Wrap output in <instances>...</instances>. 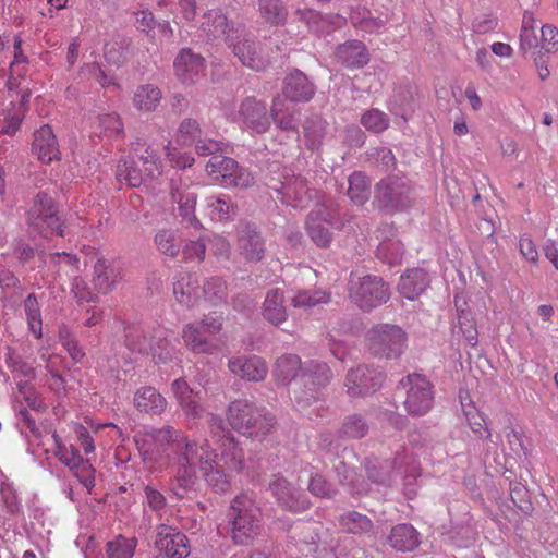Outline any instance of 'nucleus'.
<instances>
[{
  "label": "nucleus",
  "mask_w": 558,
  "mask_h": 558,
  "mask_svg": "<svg viewBox=\"0 0 558 558\" xmlns=\"http://www.w3.org/2000/svg\"><path fill=\"white\" fill-rule=\"evenodd\" d=\"M172 292H174V299H177L181 305L187 308L194 306L199 299V281L197 276L181 272L174 278Z\"/></svg>",
  "instance_id": "nucleus-33"
},
{
  "label": "nucleus",
  "mask_w": 558,
  "mask_h": 558,
  "mask_svg": "<svg viewBox=\"0 0 558 558\" xmlns=\"http://www.w3.org/2000/svg\"><path fill=\"white\" fill-rule=\"evenodd\" d=\"M349 298L363 311H372L389 301V286L373 275L351 278Z\"/></svg>",
  "instance_id": "nucleus-9"
},
{
  "label": "nucleus",
  "mask_w": 558,
  "mask_h": 558,
  "mask_svg": "<svg viewBox=\"0 0 558 558\" xmlns=\"http://www.w3.org/2000/svg\"><path fill=\"white\" fill-rule=\"evenodd\" d=\"M221 327V316L214 314L206 315L201 322L186 324L182 330L185 347L195 353L214 354L218 347L209 337L219 333Z\"/></svg>",
  "instance_id": "nucleus-11"
},
{
  "label": "nucleus",
  "mask_w": 558,
  "mask_h": 558,
  "mask_svg": "<svg viewBox=\"0 0 558 558\" xmlns=\"http://www.w3.org/2000/svg\"><path fill=\"white\" fill-rule=\"evenodd\" d=\"M206 172L223 186L248 187L254 183L252 173L233 158L217 155L206 163Z\"/></svg>",
  "instance_id": "nucleus-13"
},
{
  "label": "nucleus",
  "mask_w": 558,
  "mask_h": 558,
  "mask_svg": "<svg viewBox=\"0 0 558 558\" xmlns=\"http://www.w3.org/2000/svg\"><path fill=\"white\" fill-rule=\"evenodd\" d=\"M384 380V374L380 369L359 365L351 368L345 378L347 392L351 397H362L376 392Z\"/></svg>",
  "instance_id": "nucleus-15"
},
{
  "label": "nucleus",
  "mask_w": 558,
  "mask_h": 558,
  "mask_svg": "<svg viewBox=\"0 0 558 558\" xmlns=\"http://www.w3.org/2000/svg\"><path fill=\"white\" fill-rule=\"evenodd\" d=\"M227 46L232 48L233 54L241 64L252 70L262 71L271 64V59L262 54L259 45L243 35V29L239 32V38L228 43Z\"/></svg>",
  "instance_id": "nucleus-19"
},
{
  "label": "nucleus",
  "mask_w": 558,
  "mask_h": 558,
  "mask_svg": "<svg viewBox=\"0 0 558 558\" xmlns=\"http://www.w3.org/2000/svg\"><path fill=\"white\" fill-rule=\"evenodd\" d=\"M361 124L368 132L380 133L389 128V117L378 109H371L361 116Z\"/></svg>",
  "instance_id": "nucleus-50"
},
{
  "label": "nucleus",
  "mask_w": 558,
  "mask_h": 558,
  "mask_svg": "<svg viewBox=\"0 0 558 558\" xmlns=\"http://www.w3.org/2000/svg\"><path fill=\"white\" fill-rule=\"evenodd\" d=\"M430 282L428 272L422 268H412L401 276L398 291L402 298L414 300L427 289Z\"/></svg>",
  "instance_id": "nucleus-34"
},
{
  "label": "nucleus",
  "mask_w": 558,
  "mask_h": 558,
  "mask_svg": "<svg viewBox=\"0 0 558 558\" xmlns=\"http://www.w3.org/2000/svg\"><path fill=\"white\" fill-rule=\"evenodd\" d=\"M229 369L231 373L243 380H252L258 383L267 377L268 366L266 362L256 355L235 356L229 361Z\"/></svg>",
  "instance_id": "nucleus-25"
},
{
  "label": "nucleus",
  "mask_w": 558,
  "mask_h": 558,
  "mask_svg": "<svg viewBox=\"0 0 558 558\" xmlns=\"http://www.w3.org/2000/svg\"><path fill=\"white\" fill-rule=\"evenodd\" d=\"M162 93L158 86L144 84L136 88L133 96V104L136 109L143 112H151L158 108Z\"/></svg>",
  "instance_id": "nucleus-39"
},
{
  "label": "nucleus",
  "mask_w": 558,
  "mask_h": 558,
  "mask_svg": "<svg viewBox=\"0 0 558 558\" xmlns=\"http://www.w3.org/2000/svg\"><path fill=\"white\" fill-rule=\"evenodd\" d=\"M331 377L327 363L311 361L303 365L301 374L303 388L294 391V404L299 412L312 418L313 411L322 409V389L330 383Z\"/></svg>",
  "instance_id": "nucleus-4"
},
{
  "label": "nucleus",
  "mask_w": 558,
  "mask_h": 558,
  "mask_svg": "<svg viewBox=\"0 0 558 558\" xmlns=\"http://www.w3.org/2000/svg\"><path fill=\"white\" fill-rule=\"evenodd\" d=\"M236 234V250L244 262L256 264L265 257L266 242L254 225L241 226Z\"/></svg>",
  "instance_id": "nucleus-17"
},
{
  "label": "nucleus",
  "mask_w": 558,
  "mask_h": 558,
  "mask_svg": "<svg viewBox=\"0 0 558 558\" xmlns=\"http://www.w3.org/2000/svg\"><path fill=\"white\" fill-rule=\"evenodd\" d=\"M165 150L167 160L174 168L185 169L187 167H191L195 162V159L191 155L181 154L178 150H175L174 147L165 146Z\"/></svg>",
  "instance_id": "nucleus-62"
},
{
  "label": "nucleus",
  "mask_w": 558,
  "mask_h": 558,
  "mask_svg": "<svg viewBox=\"0 0 558 558\" xmlns=\"http://www.w3.org/2000/svg\"><path fill=\"white\" fill-rule=\"evenodd\" d=\"M56 456L60 462L71 469L81 484L89 490L95 485V469L89 460H84L76 447L58 444Z\"/></svg>",
  "instance_id": "nucleus-18"
},
{
  "label": "nucleus",
  "mask_w": 558,
  "mask_h": 558,
  "mask_svg": "<svg viewBox=\"0 0 558 558\" xmlns=\"http://www.w3.org/2000/svg\"><path fill=\"white\" fill-rule=\"evenodd\" d=\"M206 246L202 240L190 241L183 246V257L187 260L201 263L205 256Z\"/></svg>",
  "instance_id": "nucleus-64"
},
{
  "label": "nucleus",
  "mask_w": 558,
  "mask_h": 558,
  "mask_svg": "<svg viewBox=\"0 0 558 558\" xmlns=\"http://www.w3.org/2000/svg\"><path fill=\"white\" fill-rule=\"evenodd\" d=\"M171 391L187 417L201 418L206 414L199 392L192 390L184 378L174 379L171 383Z\"/></svg>",
  "instance_id": "nucleus-26"
},
{
  "label": "nucleus",
  "mask_w": 558,
  "mask_h": 558,
  "mask_svg": "<svg viewBox=\"0 0 558 558\" xmlns=\"http://www.w3.org/2000/svg\"><path fill=\"white\" fill-rule=\"evenodd\" d=\"M376 199L390 211L404 210L413 201L412 185L405 178L388 177L377 184Z\"/></svg>",
  "instance_id": "nucleus-14"
},
{
  "label": "nucleus",
  "mask_w": 558,
  "mask_h": 558,
  "mask_svg": "<svg viewBox=\"0 0 558 558\" xmlns=\"http://www.w3.org/2000/svg\"><path fill=\"white\" fill-rule=\"evenodd\" d=\"M155 244L162 254L170 257H175L181 247L178 235L169 229H163L155 234Z\"/></svg>",
  "instance_id": "nucleus-52"
},
{
  "label": "nucleus",
  "mask_w": 558,
  "mask_h": 558,
  "mask_svg": "<svg viewBox=\"0 0 558 558\" xmlns=\"http://www.w3.org/2000/svg\"><path fill=\"white\" fill-rule=\"evenodd\" d=\"M140 160L144 166V170L138 168L132 158L120 160L116 171L117 181L132 187H137L148 180H156L162 174L163 165L157 148L147 146L144 154L141 155Z\"/></svg>",
  "instance_id": "nucleus-7"
},
{
  "label": "nucleus",
  "mask_w": 558,
  "mask_h": 558,
  "mask_svg": "<svg viewBox=\"0 0 558 558\" xmlns=\"http://www.w3.org/2000/svg\"><path fill=\"white\" fill-rule=\"evenodd\" d=\"M205 72L204 58L190 48L180 50L174 59V74L185 84L195 83Z\"/></svg>",
  "instance_id": "nucleus-24"
},
{
  "label": "nucleus",
  "mask_w": 558,
  "mask_h": 558,
  "mask_svg": "<svg viewBox=\"0 0 558 558\" xmlns=\"http://www.w3.org/2000/svg\"><path fill=\"white\" fill-rule=\"evenodd\" d=\"M133 404L136 410L148 415H161L167 408L166 398L151 386L135 391Z\"/></svg>",
  "instance_id": "nucleus-31"
},
{
  "label": "nucleus",
  "mask_w": 558,
  "mask_h": 558,
  "mask_svg": "<svg viewBox=\"0 0 558 558\" xmlns=\"http://www.w3.org/2000/svg\"><path fill=\"white\" fill-rule=\"evenodd\" d=\"M1 498L4 502L7 510L10 513H17L21 510V502L17 497L16 490L9 482L1 483L0 486Z\"/></svg>",
  "instance_id": "nucleus-60"
},
{
  "label": "nucleus",
  "mask_w": 558,
  "mask_h": 558,
  "mask_svg": "<svg viewBox=\"0 0 558 558\" xmlns=\"http://www.w3.org/2000/svg\"><path fill=\"white\" fill-rule=\"evenodd\" d=\"M24 313L27 320L29 332L34 333L37 339L43 336L41 332V312L38 299L35 294H28L23 302Z\"/></svg>",
  "instance_id": "nucleus-44"
},
{
  "label": "nucleus",
  "mask_w": 558,
  "mask_h": 558,
  "mask_svg": "<svg viewBox=\"0 0 558 558\" xmlns=\"http://www.w3.org/2000/svg\"><path fill=\"white\" fill-rule=\"evenodd\" d=\"M135 547V538L118 536L107 545L108 558H132Z\"/></svg>",
  "instance_id": "nucleus-51"
},
{
  "label": "nucleus",
  "mask_w": 558,
  "mask_h": 558,
  "mask_svg": "<svg viewBox=\"0 0 558 558\" xmlns=\"http://www.w3.org/2000/svg\"><path fill=\"white\" fill-rule=\"evenodd\" d=\"M124 132L123 123L117 113L99 114L93 124V134L96 136L118 137Z\"/></svg>",
  "instance_id": "nucleus-42"
},
{
  "label": "nucleus",
  "mask_w": 558,
  "mask_h": 558,
  "mask_svg": "<svg viewBox=\"0 0 558 558\" xmlns=\"http://www.w3.org/2000/svg\"><path fill=\"white\" fill-rule=\"evenodd\" d=\"M458 325H460L461 332L465 337L470 347H475L478 342V331L475 328V324L472 315L469 312L462 311L458 315Z\"/></svg>",
  "instance_id": "nucleus-58"
},
{
  "label": "nucleus",
  "mask_w": 558,
  "mask_h": 558,
  "mask_svg": "<svg viewBox=\"0 0 558 558\" xmlns=\"http://www.w3.org/2000/svg\"><path fill=\"white\" fill-rule=\"evenodd\" d=\"M338 60L347 68H361L369 60L366 46L359 40H348L340 45L336 51Z\"/></svg>",
  "instance_id": "nucleus-35"
},
{
  "label": "nucleus",
  "mask_w": 558,
  "mask_h": 558,
  "mask_svg": "<svg viewBox=\"0 0 558 558\" xmlns=\"http://www.w3.org/2000/svg\"><path fill=\"white\" fill-rule=\"evenodd\" d=\"M120 279L119 272L106 260L98 259L94 265V287L98 292L107 293Z\"/></svg>",
  "instance_id": "nucleus-41"
},
{
  "label": "nucleus",
  "mask_w": 558,
  "mask_h": 558,
  "mask_svg": "<svg viewBox=\"0 0 558 558\" xmlns=\"http://www.w3.org/2000/svg\"><path fill=\"white\" fill-rule=\"evenodd\" d=\"M315 94V86L307 76L299 70L290 72L283 85V95L292 102H307Z\"/></svg>",
  "instance_id": "nucleus-28"
},
{
  "label": "nucleus",
  "mask_w": 558,
  "mask_h": 558,
  "mask_svg": "<svg viewBox=\"0 0 558 558\" xmlns=\"http://www.w3.org/2000/svg\"><path fill=\"white\" fill-rule=\"evenodd\" d=\"M328 135V123L319 114H312L303 123V144L312 151L319 150Z\"/></svg>",
  "instance_id": "nucleus-32"
},
{
  "label": "nucleus",
  "mask_w": 558,
  "mask_h": 558,
  "mask_svg": "<svg viewBox=\"0 0 558 558\" xmlns=\"http://www.w3.org/2000/svg\"><path fill=\"white\" fill-rule=\"evenodd\" d=\"M205 206L207 215L215 221L230 220L235 210L231 196L226 194L206 196Z\"/></svg>",
  "instance_id": "nucleus-38"
},
{
  "label": "nucleus",
  "mask_w": 558,
  "mask_h": 558,
  "mask_svg": "<svg viewBox=\"0 0 558 558\" xmlns=\"http://www.w3.org/2000/svg\"><path fill=\"white\" fill-rule=\"evenodd\" d=\"M403 255V245L398 240L383 241L377 246V257L385 264L398 265Z\"/></svg>",
  "instance_id": "nucleus-48"
},
{
  "label": "nucleus",
  "mask_w": 558,
  "mask_h": 558,
  "mask_svg": "<svg viewBox=\"0 0 558 558\" xmlns=\"http://www.w3.org/2000/svg\"><path fill=\"white\" fill-rule=\"evenodd\" d=\"M399 387L405 391L403 408L411 415H426L433 407L434 389L424 375L413 373L399 381Z\"/></svg>",
  "instance_id": "nucleus-10"
},
{
  "label": "nucleus",
  "mask_w": 558,
  "mask_h": 558,
  "mask_svg": "<svg viewBox=\"0 0 558 558\" xmlns=\"http://www.w3.org/2000/svg\"><path fill=\"white\" fill-rule=\"evenodd\" d=\"M170 195L178 203L182 218L197 228L201 225L195 215L197 195L187 189H183L173 178L170 181Z\"/></svg>",
  "instance_id": "nucleus-30"
},
{
  "label": "nucleus",
  "mask_w": 558,
  "mask_h": 558,
  "mask_svg": "<svg viewBox=\"0 0 558 558\" xmlns=\"http://www.w3.org/2000/svg\"><path fill=\"white\" fill-rule=\"evenodd\" d=\"M211 433L218 437V456L206 439L189 438L181 429L170 425L137 432L134 441L144 464L150 471L162 470L174 461L172 492L183 498L197 481V466L208 487L218 494L231 488V473L242 469L244 454L232 433L223 427L219 415L207 414Z\"/></svg>",
  "instance_id": "nucleus-1"
},
{
  "label": "nucleus",
  "mask_w": 558,
  "mask_h": 558,
  "mask_svg": "<svg viewBox=\"0 0 558 558\" xmlns=\"http://www.w3.org/2000/svg\"><path fill=\"white\" fill-rule=\"evenodd\" d=\"M155 545L167 558H186L190 554L185 534L166 524L159 526Z\"/></svg>",
  "instance_id": "nucleus-22"
},
{
  "label": "nucleus",
  "mask_w": 558,
  "mask_h": 558,
  "mask_svg": "<svg viewBox=\"0 0 558 558\" xmlns=\"http://www.w3.org/2000/svg\"><path fill=\"white\" fill-rule=\"evenodd\" d=\"M303 372L302 361L295 354H283L278 357L274 367L277 384L287 386Z\"/></svg>",
  "instance_id": "nucleus-37"
},
{
  "label": "nucleus",
  "mask_w": 558,
  "mask_h": 558,
  "mask_svg": "<svg viewBox=\"0 0 558 558\" xmlns=\"http://www.w3.org/2000/svg\"><path fill=\"white\" fill-rule=\"evenodd\" d=\"M226 416L233 430L248 437L262 439L275 427L274 416L246 398L231 401Z\"/></svg>",
  "instance_id": "nucleus-2"
},
{
  "label": "nucleus",
  "mask_w": 558,
  "mask_h": 558,
  "mask_svg": "<svg viewBox=\"0 0 558 558\" xmlns=\"http://www.w3.org/2000/svg\"><path fill=\"white\" fill-rule=\"evenodd\" d=\"M347 195L355 205H363L369 197V181L362 172H354L348 179Z\"/></svg>",
  "instance_id": "nucleus-43"
},
{
  "label": "nucleus",
  "mask_w": 558,
  "mask_h": 558,
  "mask_svg": "<svg viewBox=\"0 0 558 558\" xmlns=\"http://www.w3.org/2000/svg\"><path fill=\"white\" fill-rule=\"evenodd\" d=\"M33 153L47 165L60 158L59 144L50 125L45 124L35 131Z\"/></svg>",
  "instance_id": "nucleus-27"
},
{
  "label": "nucleus",
  "mask_w": 558,
  "mask_h": 558,
  "mask_svg": "<svg viewBox=\"0 0 558 558\" xmlns=\"http://www.w3.org/2000/svg\"><path fill=\"white\" fill-rule=\"evenodd\" d=\"M126 347L133 352L151 353L153 360L166 364L172 361L178 354V349L168 338L165 329H154L150 332L143 326H132L126 329Z\"/></svg>",
  "instance_id": "nucleus-5"
},
{
  "label": "nucleus",
  "mask_w": 558,
  "mask_h": 558,
  "mask_svg": "<svg viewBox=\"0 0 558 558\" xmlns=\"http://www.w3.org/2000/svg\"><path fill=\"white\" fill-rule=\"evenodd\" d=\"M368 430V426L362 415H349L340 429V434L347 438H362Z\"/></svg>",
  "instance_id": "nucleus-53"
},
{
  "label": "nucleus",
  "mask_w": 558,
  "mask_h": 558,
  "mask_svg": "<svg viewBox=\"0 0 558 558\" xmlns=\"http://www.w3.org/2000/svg\"><path fill=\"white\" fill-rule=\"evenodd\" d=\"M388 544L397 550L411 551L418 546L420 534L411 524L400 523L392 527Z\"/></svg>",
  "instance_id": "nucleus-36"
},
{
  "label": "nucleus",
  "mask_w": 558,
  "mask_h": 558,
  "mask_svg": "<svg viewBox=\"0 0 558 558\" xmlns=\"http://www.w3.org/2000/svg\"><path fill=\"white\" fill-rule=\"evenodd\" d=\"M72 291H73L75 298L81 303H83V302L92 303V302L97 301V294L90 290V288L84 280H82L77 277L73 279Z\"/></svg>",
  "instance_id": "nucleus-63"
},
{
  "label": "nucleus",
  "mask_w": 558,
  "mask_h": 558,
  "mask_svg": "<svg viewBox=\"0 0 558 558\" xmlns=\"http://www.w3.org/2000/svg\"><path fill=\"white\" fill-rule=\"evenodd\" d=\"M202 135L199 124L194 119H184L177 133V142L182 146L193 144Z\"/></svg>",
  "instance_id": "nucleus-54"
},
{
  "label": "nucleus",
  "mask_w": 558,
  "mask_h": 558,
  "mask_svg": "<svg viewBox=\"0 0 558 558\" xmlns=\"http://www.w3.org/2000/svg\"><path fill=\"white\" fill-rule=\"evenodd\" d=\"M365 342L375 356L397 359L407 348V331L397 325L380 323L367 329Z\"/></svg>",
  "instance_id": "nucleus-8"
},
{
  "label": "nucleus",
  "mask_w": 558,
  "mask_h": 558,
  "mask_svg": "<svg viewBox=\"0 0 558 558\" xmlns=\"http://www.w3.org/2000/svg\"><path fill=\"white\" fill-rule=\"evenodd\" d=\"M300 1L305 2V5H307V3L311 4L314 1L327 2L329 0H300ZM296 14L299 15L300 19L304 20L307 23L310 29H312L313 32H320L322 31L320 24L325 23V21H326V19L324 16H322L317 11H315L312 8H307V7H304V8L298 7Z\"/></svg>",
  "instance_id": "nucleus-57"
},
{
  "label": "nucleus",
  "mask_w": 558,
  "mask_h": 558,
  "mask_svg": "<svg viewBox=\"0 0 558 558\" xmlns=\"http://www.w3.org/2000/svg\"><path fill=\"white\" fill-rule=\"evenodd\" d=\"M281 195V202L296 209H304L315 195V191L307 185V181L300 175L286 178L281 186L275 187Z\"/></svg>",
  "instance_id": "nucleus-20"
},
{
  "label": "nucleus",
  "mask_w": 558,
  "mask_h": 558,
  "mask_svg": "<svg viewBox=\"0 0 558 558\" xmlns=\"http://www.w3.org/2000/svg\"><path fill=\"white\" fill-rule=\"evenodd\" d=\"M146 504L151 511L160 513L167 506V499L160 490L151 485H146L144 488Z\"/></svg>",
  "instance_id": "nucleus-61"
},
{
  "label": "nucleus",
  "mask_w": 558,
  "mask_h": 558,
  "mask_svg": "<svg viewBox=\"0 0 558 558\" xmlns=\"http://www.w3.org/2000/svg\"><path fill=\"white\" fill-rule=\"evenodd\" d=\"M29 232H37L44 238L63 236V220L52 195L39 192L35 196L27 214Z\"/></svg>",
  "instance_id": "nucleus-6"
},
{
  "label": "nucleus",
  "mask_w": 558,
  "mask_h": 558,
  "mask_svg": "<svg viewBox=\"0 0 558 558\" xmlns=\"http://www.w3.org/2000/svg\"><path fill=\"white\" fill-rule=\"evenodd\" d=\"M539 38L536 33V22L532 13H524L520 32V50L524 56L536 54L539 51Z\"/></svg>",
  "instance_id": "nucleus-40"
},
{
  "label": "nucleus",
  "mask_w": 558,
  "mask_h": 558,
  "mask_svg": "<svg viewBox=\"0 0 558 558\" xmlns=\"http://www.w3.org/2000/svg\"><path fill=\"white\" fill-rule=\"evenodd\" d=\"M234 121L243 132L262 134L270 130L271 112L265 100L247 96L241 100Z\"/></svg>",
  "instance_id": "nucleus-12"
},
{
  "label": "nucleus",
  "mask_w": 558,
  "mask_h": 558,
  "mask_svg": "<svg viewBox=\"0 0 558 558\" xmlns=\"http://www.w3.org/2000/svg\"><path fill=\"white\" fill-rule=\"evenodd\" d=\"M260 315L274 326L282 325L288 319L284 291L279 288L270 289L262 303Z\"/></svg>",
  "instance_id": "nucleus-29"
},
{
  "label": "nucleus",
  "mask_w": 558,
  "mask_h": 558,
  "mask_svg": "<svg viewBox=\"0 0 558 558\" xmlns=\"http://www.w3.org/2000/svg\"><path fill=\"white\" fill-rule=\"evenodd\" d=\"M339 525L345 533L363 534L373 530L372 520L355 511L341 514Z\"/></svg>",
  "instance_id": "nucleus-45"
},
{
  "label": "nucleus",
  "mask_w": 558,
  "mask_h": 558,
  "mask_svg": "<svg viewBox=\"0 0 558 558\" xmlns=\"http://www.w3.org/2000/svg\"><path fill=\"white\" fill-rule=\"evenodd\" d=\"M336 470L339 483L348 486L351 493L362 494L363 489L357 484V473L354 469L349 468L344 462L339 461L338 464L333 465Z\"/></svg>",
  "instance_id": "nucleus-56"
},
{
  "label": "nucleus",
  "mask_w": 558,
  "mask_h": 558,
  "mask_svg": "<svg viewBox=\"0 0 558 558\" xmlns=\"http://www.w3.org/2000/svg\"><path fill=\"white\" fill-rule=\"evenodd\" d=\"M269 489L278 504L292 512H303L311 506L308 498L296 490L281 476L275 475L269 483Z\"/></svg>",
  "instance_id": "nucleus-21"
},
{
  "label": "nucleus",
  "mask_w": 558,
  "mask_h": 558,
  "mask_svg": "<svg viewBox=\"0 0 558 558\" xmlns=\"http://www.w3.org/2000/svg\"><path fill=\"white\" fill-rule=\"evenodd\" d=\"M240 25L235 26L220 10H211L202 16L201 31L208 40H223L226 44L239 38Z\"/></svg>",
  "instance_id": "nucleus-16"
},
{
  "label": "nucleus",
  "mask_w": 558,
  "mask_h": 558,
  "mask_svg": "<svg viewBox=\"0 0 558 558\" xmlns=\"http://www.w3.org/2000/svg\"><path fill=\"white\" fill-rule=\"evenodd\" d=\"M332 215L325 206L313 209L306 221L310 238L318 247H328L331 242Z\"/></svg>",
  "instance_id": "nucleus-23"
},
{
  "label": "nucleus",
  "mask_w": 558,
  "mask_h": 558,
  "mask_svg": "<svg viewBox=\"0 0 558 558\" xmlns=\"http://www.w3.org/2000/svg\"><path fill=\"white\" fill-rule=\"evenodd\" d=\"M230 533L236 545H251L260 531V511L255 499L250 494L234 497L229 512Z\"/></svg>",
  "instance_id": "nucleus-3"
},
{
  "label": "nucleus",
  "mask_w": 558,
  "mask_h": 558,
  "mask_svg": "<svg viewBox=\"0 0 558 558\" xmlns=\"http://www.w3.org/2000/svg\"><path fill=\"white\" fill-rule=\"evenodd\" d=\"M259 13L267 22L279 25L286 22L287 10L279 0H259Z\"/></svg>",
  "instance_id": "nucleus-47"
},
{
  "label": "nucleus",
  "mask_w": 558,
  "mask_h": 558,
  "mask_svg": "<svg viewBox=\"0 0 558 558\" xmlns=\"http://www.w3.org/2000/svg\"><path fill=\"white\" fill-rule=\"evenodd\" d=\"M204 296L214 304L225 302L227 298V288L222 279L218 277L209 278L203 287Z\"/></svg>",
  "instance_id": "nucleus-55"
},
{
  "label": "nucleus",
  "mask_w": 558,
  "mask_h": 558,
  "mask_svg": "<svg viewBox=\"0 0 558 558\" xmlns=\"http://www.w3.org/2000/svg\"><path fill=\"white\" fill-rule=\"evenodd\" d=\"M275 122L281 131H294L295 123L293 113L284 108L280 98H275L271 106V122Z\"/></svg>",
  "instance_id": "nucleus-49"
},
{
  "label": "nucleus",
  "mask_w": 558,
  "mask_h": 558,
  "mask_svg": "<svg viewBox=\"0 0 558 558\" xmlns=\"http://www.w3.org/2000/svg\"><path fill=\"white\" fill-rule=\"evenodd\" d=\"M308 490L315 497L331 498L333 496L331 485L318 473L311 476Z\"/></svg>",
  "instance_id": "nucleus-59"
},
{
  "label": "nucleus",
  "mask_w": 558,
  "mask_h": 558,
  "mask_svg": "<svg viewBox=\"0 0 558 558\" xmlns=\"http://www.w3.org/2000/svg\"><path fill=\"white\" fill-rule=\"evenodd\" d=\"M329 300V293L324 290H301L292 296L291 304L295 308H311L316 305L326 304Z\"/></svg>",
  "instance_id": "nucleus-46"
}]
</instances>
